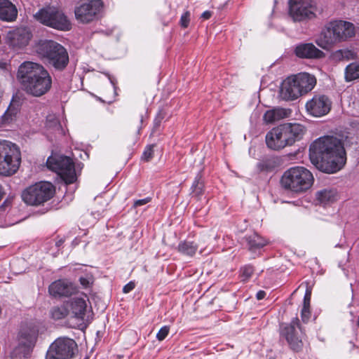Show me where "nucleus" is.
Here are the masks:
<instances>
[{"instance_id": "f257e3e1", "label": "nucleus", "mask_w": 359, "mask_h": 359, "mask_svg": "<svg viewBox=\"0 0 359 359\" xmlns=\"http://www.w3.org/2000/svg\"><path fill=\"white\" fill-rule=\"evenodd\" d=\"M311 163L327 173L339 171L346 162V152L341 139L327 135L315 140L309 148Z\"/></svg>"}, {"instance_id": "6e6552de", "label": "nucleus", "mask_w": 359, "mask_h": 359, "mask_svg": "<svg viewBox=\"0 0 359 359\" xmlns=\"http://www.w3.org/2000/svg\"><path fill=\"white\" fill-rule=\"evenodd\" d=\"M55 188L48 182H39L26 188L22 192V199L27 205L38 206L52 198Z\"/></svg>"}, {"instance_id": "58836bf2", "label": "nucleus", "mask_w": 359, "mask_h": 359, "mask_svg": "<svg viewBox=\"0 0 359 359\" xmlns=\"http://www.w3.org/2000/svg\"><path fill=\"white\" fill-rule=\"evenodd\" d=\"M170 328L168 326L162 327L156 334V338L159 341H163L168 334Z\"/></svg>"}, {"instance_id": "c03bdc74", "label": "nucleus", "mask_w": 359, "mask_h": 359, "mask_svg": "<svg viewBox=\"0 0 359 359\" xmlns=\"http://www.w3.org/2000/svg\"><path fill=\"white\" fill-rule=\"evenodd\" d=\"M266 296V292L263 290H259V292H257V294H256V297H257V299L260 300V299H263Z\"/></svg>"}, {"instance_id": "37998d69", "label": "nucleus", "mask_w": 359, "mask_h": 359, "mask_svg": "<svg viewBox=\"0 0 359 359\" xmlns=\"http://www.w3.org/2000/svg\"><path fill=\"white\" fill-rule=\"evenodd\" d=\"M135 283L132 281L127 283L126 285H124L123 288V293H128L131 292L135 288Z\"/></svg>"}, {"instance_id": "4468645a", "label": "nucleus", "mask_w": 359, "mask_h": 359, "mask_svg": "<svg viewBox=\"0 0 359 359\" xmlns=\"http://www.w3.org/2000/svg\"><path fill=\"white\" fill-rule=\"evenodd\" d=\"M280 334L286 339L292 349L298 351L302 348L304 332L298 318H292L289 324H283Z\"/></svg>"}, {"instance_id": "4be33fe9", "label": "nucleus", "mask_w": 359, "mask_h": 359, "mask_svg": "<svg viewBox=\"0 0 359 359\" xmlns=\"http://www.w3.org/2000/svg\"><path fill=\"white\" fill-rule=\"evenodd\" d=\"M18 9L10 0H0V20L12 22L18 17Z\"/></svg>"}, {"instance_id": "a878e982", "label": "nucleus", "mask_w": 359, "mask_h": 359, "mask_svg": "<svg viewBox=\"0 0 359 359\" xmlns=\"http://www.w3.org/2000/svg\"><path fill=\"white\" fill-rule=\"evenodd\" d=\"M245 241L249 250L252 252H256L267 244L266 240L256 233L246 236Z\"/></svg>"}, {"instance_id": "a211bd4d", "label": "nucleus", "mask_w": 359, "mask_h": 359, "mask_svg": "<svg viewBox=\"0 0 359 359\" xmlns=\"http://www.w3.org/2000/svg\"><path fill=\"white\" fill-rule=\"evenodd\" d=\"M86 299L87 296L85 295L84 297H76L67 302V307L69 309V311L73 318L79 320H84L87 309Z\"/></svg>"}, {"instance_id": "5701e85b", "label": "nucleus", "mask_w": 359, "mask_h": 359, "mask_svg": "<svg viewBox=\"0 0 359 359\" xmlns=\"http://www.w3.org/2000/svg\"><path fill=\"white\" fill-rule=\"evenodd\" d=\"M38 336V329L34 326L26 325L22 327L19 334L20 344L30 348L34 346Z\"/></svg>"}, {"instance_id": "2f4dec72", "label": "nucleus", "mask_w": 359, "mask_h": 359, "mask_svg": "<svg viewBox=\"0 0 359 359\" xmlns=\"http://www.w3.org/2000/svg\"><path fill=\"white\" fill-rule=\"evenodd\" d=\"M203 187L204 185L203 182L201 181V177L198 175L195 178L191 188L193 196H195L197 199H200L201 196L203 194Z\"/></svg>"}, {"instance_id": "dca6fc26", "label": "nucleus", "mask_w": 359, "mask_h": 359, "mask_svg": "<svg viewBox=\"0 0 359 359\" xmlns=\"http://www.w3.org/2000/svg\"><path fill=\"white\" fill-rule=\"evenodd\" d=\"M48 292L55 298L69 297L78 292V287L67 279H59L49 285Z\"/></svg>"}, {"instance_id": "c85d7f7f", "label": "nucleus", "mask_w": 359, "mask_h": 359, "mask_svg": "<svg viewBox=\"0 0 359 359\" xmlns=\"http://www.w3.org/2000/svg\"><path fill=\"white\" fill-rule=\"evenodd\" d=\"M344 78L347 82L359 79V61L351 62L346 66Z\"/></svg>"}, {"instance_id": "393cba45", "label": "nucleus", "mask_w": 359, "mask_h": 359, "mask_svg": "<svg viewBox=\"0 0 359 359\" xmlns=\"http://www.w3.org/2000/svg\"><path fill=\"white\" fill-rule=\"evenodd\" d=\"M316 198L318 203L326 205L333 203L337 198V192L332 189H325L316 194Z\"/></svg>"}, {"instance_id": "09e8293b", "label": "nucleus", "mask_w": 359, "mask_h": 359, "mask_svg": "<svg viewBox=\"0 0 359 359\" xmlns=\"http://www.w3.org/2000/svg\"><path fill=\"white\" fill-rule=\"evenodd\" d=\"M270 359H271V358H270Z\"/></svg>"}, {"instance_id": "f8f14e48", "label": "nucleus", "mask_w": 359, "mask_h": 359, "mask_svg": "<svg viewBox=\"0 0 359 359\" xmlns=\"http://www.w3.org/2000/svg\"><path fill=\"white\" fill-rule=\"evenodd\" d=\"M103 8L101 0H88L75 8V17L82 23H89L97 20Z\"/></svg>"}, {"instance_id": "6ab92c4d", "label": "nucleus", "mask_w": 359, "mask_h": 359, "mask_svg": "<svg viewBox=\"0 0 359 359\" xmlns=\"http://www.w3.org/2000/svg\"><path fill=\"white\" fill-rule=\"evenodd\" d=\"M280 95L285 100H294L302 95L293 76L287 77L283 81Z\"/></svg>"}, {"instance_id": "b1692460", "label": "nucleus", "mask_w": 359, "mask_h": 359, "mask_svg": "<svg viewBox=\"0 0 359 359\" xmlns=\"http://www.w3.org/2000/svg\"><path fill=\"white\" fill-rule=\"evenodd\" d=\"M292 111L290 109L277 107L266 111L264 115V120L266 123H271L280 119L290 116Z\"/></svg>"}, {"instance_id": "ea45409f", "label": "nucleus", "mask_w": 359, "mask_h": 359, "mask_svg": "<svg viewBox=\"0 0 359 359\" xmlns=\"http://www.w3.org/2000/svg\"><path fill=\"white\" fill-rule=\"evenodd\" d=\"M189 21H190V13L189 11H187L181 17L180 25L182 27L186 28L189 26Z\"/></svg>"}, {"instance_id": "a18cd8bd", "label": "nucleus", "mask_w": 359, "mask_h": 359, "mask_svg": "<svg viewBox=\"0 0 359 359\" xmlns=\"http://www.w3.org/2000/svg\"><path fill=\"white\" fill-rule=\"evenodd\" d=\"M311 296L307 297L304 294L303 306H310Z\"/></svg>"}, {"instance_id": "9d476101", "label": "nucleus", "mask_w": 359, "mask_h": 359, "mask_svg": "<svg viewBox=\"0 0 359 359\" xmlns=\"http://www.w3.org/2000/svg\"><path fill=\"white\" fill-rule=\"evenodd\" d=\"M47 167L55 172L67 184L76 180L74 165L72 160L65 156H53L48 158Z\"/></svg>"}, {"instance_id": "0eeeda50", "label": "nucleus", "mask_w": 359, "mask_h": 359, "mask_svg": "<svg viewBox=\"0 0 359 359\" xmlns=\"http://www.w3.org/2000/svg\"><path fill=\"white\" fill-rule=\"evenodd\" d=\"M21 163V153L14 143L3 140L0 154V175L10 176L18 170Z\"/></svg>"}, {"instance_id": "a19ab883", "label": "nucleus", "mask_w": 359, "mask_h": 359, "mask_svg": "<svg viewBox=\"0 0 359 359\" xmlns=\"http://www.w3.org/2000/svg\"><path fill=\"white\" fill-rule=\"evenodd\" d=\"M163 118L164 114L162 111H159L154 121V130L158 129Z\"/></svg>"}, {"instance_id": "20e7f679", "label": "nucleus", "mask_w": 359, "mask_h": 359, "mask_svg": "<svg viewBox=\"0 0 359 359\" xmlns=\"http://www.w3.org/2000/svg\"><path fill=\"white\" fill-rule=\"evenodd\" d=\"M355 34V27L351 22L335 20L328 23L323 29L316 43L323 49L346 41Z\"/></svg>"}, {"instance_id": "423d86ee", "label": "nucleus", "mask_w": 359, "mask_h": 359, "mask_svg": "<svg viewBox=\"0 0 359 359\" xmlns=\"http://www.w3.org/2000/svg\"><path fill=\"white\" fill-rule=\"evenodd\" d=\"M313 182L312 173L306 168L301 166L292 167L285 171L280 183L287 190L299 193L309 189Z\"/></svg>"}, {"instance_id": "1a4fd4ad", "label": "nucleus", "mask_w": 359, "mask_h": 359, "mask_svg": "<svg viewBox=\"0 0 359 359\" xmlns=\"http://www.w3.org/2000/svg\"><path fill=\"white\" fill-rule=\"evenodd\" d=\"M34 17L36 20L47 27L60 30L68 31L71 23L64 13L57 7L47 6L38 11Z\"/></svg>"}, {"instance_id": "9b49d317", "label": "nucleus", "mask_w": 359, "mask_h": 359, "mask_svg": "<svg viewBox=\"0 0 359 359\" xmlns=\"http://www.w3.org/2000/svg\"><path fill=\"white\" fill-rule=\"evenodd\" d=\"M77 345L74 340L59 337L50 346L46 359H70L74 354Z\"/></svg>"}, {"instance_id": "7ed1b4c3", "label": "nucleus", "mask_w": 359, "mask_h": 359, "mask_svg": "<svg viewBox=\"0 0 359 359\" xmlns=\"http://www.w3.org/2000/svg\"><path fill=\"white\" fill-rule=\"evenodd\" d=\"M305 128L297 123H285L273 128L266 135V143L269 148L279 150L300 140Z\"/></svg>"}, {"instance_id": "412c9836", "label": "nucleus", "mask_w": 359, "mask_h": 359, "mask_svg": "<svg viewBox=\"0 0 359 359\" xmlns=\"http://www.w3.org/2000/svg\"><path fill=\"white\" fill-rule=\"evenodd\" d=\"M302 95L311 91L316 84V77L306 72H302L293 76Z\"/></svg>"}, {"instance_id": "aec40b11", "label": "nucleus", "mask_w": 359, "mask_h": 359, "mask_svg": "<svg viewBox=\"0 0 359 359\" xmlns=\"http://www.w3.org/2000/svg\"><path fill=\"white\" fill-rule=\"evenodd\" d=\"M295 55L300 58H321L325 53L317 48L313 43H300L294 50Z\"/></svg>"}, {"instance_id": "79ce46f5", "label": "nucleus", "mask_w": 359, "mask_h": 359, "mask_svg": "<svg viewBox=\"0 0 359 359\" xmlns=\"http://www.w3.org/2000/svg\"><path fill=\"white\" fill-rule=\"evenodd\" d=\"M151 200V197H147L145 198H143V199H139V200H137L134 202V205L133 206L135 208L136 207H138V206H142V205H144L148 203H149Z\"/></svg>"}, {"instance_id": "cd10ccee", "label": "nucleus", "mask_w": 359, "mask_h": 359, "mask_svg": "<svg viewBox=\"0 0 359 359\" xmlns=\"http://www.w3.org/2000/svg\"><path fill=\"white\" fill-rule=\"evenodd\" d=\"M198 245L193 241H181L177 246L178 252L188 257H193L198 250Z\"/></svg>"}, {"instance_id": "39448f33", "label": "nucleus", "mask_w": 359, "mask_h": 359, "mask_svg": "<svg viewBox=\"0 0 359 359\" xmlns=\"http://www.w3.org/2000/svg\"><path fill=\"white\" fill-rule=\"evenodd\" d=\"M38 55L57 70H63L69 63V54L61 44L52 40L40 41L36 46Z\"/></svg>"}, {"instance_id": "7c9ffc66", "label": "nucleus", "mask_w": 359, "mask_h": 359, "mask_svg": "<svg viewBox=\"0 0 359 359\" xmlns=\"http://www.w3.org/2000/svg\"><path fill=\"white\" fill-rule=\"evenodd\" d=\"M18 107L11 104L4 114L1 116V123L2 124H8L15 119L18 113Z\"/></svg>"}, {"instance_id": "49530a36", "label": "nucleus", "mask_w": 359, "mask_h": 359, "mask_svg": "<svg viewBox=\"0 0 359 359\" xmlns=\"http://www.w3.org/2000/svg\"><path fill=\"white\" fill-rule=\"evenodd\" d=\"M212 15V13L210 11H204L202 15H201V18L205 19V20H208L209 19Z\"/></svg>"}, {"instance_id": "2eb2a0df", "label": "nucleus", "mask_w": 359, "mask_h": 359, "mask_svg": "<svg viewBox=\"0 0 359 359\" xmlns=\"http://www.w3.org/2000/svg\"><path fill=\"white\" fill-rule=\"evenodd\" d=\"M332 102L324 95H316L306 104L309 114L316 117L327 114L331 109Z\"/></svg>"}, {"instance_id": "c756f323", "label": "nucleus", "mask_w": 359, "mask_h": 359, "mask_svg": "<svg viewBox=\"0 0 359 359\" xmlns=\"http://www.w3.org/2000/svg\"><path fill=\"white\" fill-rule=\"evenodd\" d=\"M69 313V309L65 305L55 306L50 309V316L54 320H60L65 318Z\"/></svg>"}, {"instance_id": "4c0bfd02", "label": "nucleus", "mask_w": 359, "mask_h": 359, "mask_svg": "<svg viewBox=\"0 0 359 359\" xmlns=\"http://www.w3.org/2000/svg\"><path fill=\"white\" fill-rule=\"evenodd\" d=\"M301 317L304 323L308 322L311 317L310 306H303L301 311Z\"/></svg>"}, {"instance_id": "72a5a7b5", "label": "nucleus", "mask_w": 359, "mask_h": 359, "mask_svg": "<svg viewBox=\"0 0 359 359\" xmlns=\"http://www.w3.org/2000/svg\"><path fill=\"white\" fill-rule=\"evenodd\" d=\"M349 51L346 50H337L332 54V60L340 61L348 57Z\"/></svg>"}, {"instance_id": "f3484780", "label": "nucleus", "mask_w": 359, "mask_h": 359, "mask_svg": "<svg viewBox=\"0 0 359 359\" xmlns=\"http://www.w3.org/2000/svg\"><path fill=\"white\" fill-rule=\"evenodd\" d=\"M31 37L30 32L26 29L20 28L9 32L7 35V40L11 46L20 48L28 44Z\"/></svg>"}, {"instance_id": "de8ad7c7", "label": "nucleus", "mask_w": 359, "mask_h": 359, "mask_svg": "<svg viewBox=\"0 0 359 359\" xmlns=\"http://www.w3.org/2000/svg\"><path fill=\"white\" fill-rule=\"evenodd\" d=\"M305 294H306L307 297L311 296V289L310 287L306 288Z\"/></svg>"}, {"instance_id": "473e14b6", "label": "nucleus", "mask_w": 359, "mask_h": 359, "mask_svg": "<svg viewBox=\"0 0 359 359\" xmlns=\"http://www.w3.org/2000/svg\"><path fill=\"white\" fill-rule=\"evenodd\" d=\"M254 273L253 266L251 265H245L241 269V276L243 280H248Z\"/></svg>"}, {"instance_id": "bb28decb", "label": "nucleus", "mask_w": 359, "mask_h": 359, "mask_svg": "<svg viewBox=\"0 0 359 359\" xmlns=\"http://www.w3.org/2000/svg\"><path fill=\"white\" fill-rule=\"evenodd\" d=\"M46 128L48 132L55 135H63L64 130L55 114H49L46 117Z\"/></svg>"}, {"instance_id": "c9c22d12", "label": "nucleus", "mask_w": 359, "mask_h": 359, "mask_svg": "<svg viewBox=\"0 0 359 359\" xmlns=\"http://www.w3.org/2000/svg\"><path fill=\"white\" fill-rule=\"evenodd\" d=\"M271 161L269 160H263L257 163V168L260 171H269L273 168Z\"/></svg>"}, {"instance_id": "e433bc0d", "label": "nucleus", "mask_w": 359, "mask_h": 359, "mask_svg": "<svg viewBox=\"0 0 359 359\" xmlns=\"http://www.w3.org/2000/svg\"><path fill=\"white\" fill-rule=\"evenodd\" d=\"M79 283L83 288H88L93 285V278L91 276H81Z\"/></svg>"}, {"instance_id": "f03ea898", "label": "nucleus", "mask_w": 359, "mask_h": 359, "mask_svg": "<svg viewBox=\"0 0 359 359\" xmlns=\"http://www.w3.org/2000/svg\"><path fill=\"white\" fill-rule=\"evenodd\" d=\"M17 79L21 88L34 97L45 95L52 86L48 72L41 65L30 61L24 62L19 66Z\"/></svg>"}, {"instance_id": "ddd939ff", "label": "nucleus", "mask_w": 359, "mask_h": 359, "mask_svg": "<svg viewBox=\"0 0 359 359\" xmlns=\"http://www.w3.org/2000/svg\"><path fill=\"white\" fill-rule=\"evenodd\" d=\"M316 8L312 0H290L289 15L294 22H302L315 17Z\"/></svg>"}, {"instance_id": "f704fd0d", "label": "nucleus", "mask_w": 359, "mask_h": 359, "mask_svg": "<svg viewBox=\"0 0 359 359\" xmlns=\"http://www.w3.org/2000/svg\"><path fill=\"white\" fill-rule=\"evenodd\" d=\"M154 145H148L144 149V151L142 156V159L145 161H149L154 156Z\"/></svg>"}]
</instances>
